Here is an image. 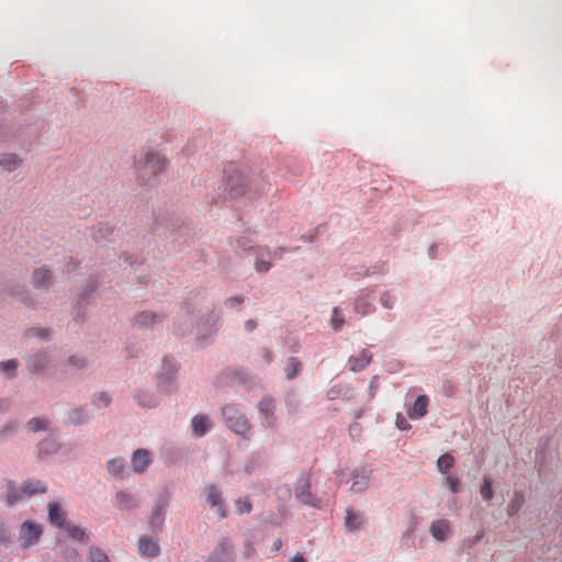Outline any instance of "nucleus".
<instances>
[{"label": "nucleus", "instance_id": "obj_2", "mask_svg": "<svg viewBox=\"0 0 562 562\" xmlns=\"http://www.w3.org/2000/svg\"><path fill=\"white\" fill-rule=\"evenodd\" d=\"M167 159L157 151H146L135 161L137 180L142 184L149 183L157 175L166 169Z\"/></svg>", "mask_w": 562, "mask_h": 562}, {"label": "nucleus", "instance_id": "obj_8", "mask_svg": "<svg viewBox=\"0 0 562 562\" xmlns=\"http://www.w3.org/2000/svg\"><path fill=\"white\" fill-rule=\"evenodd\" d=\"M170 502V493L168 491H164L155 499V504L153 506L150 517H149V524L153 529L160 530L166 516L167 507L169 506Z\"/></svg>", "mask_w": 562, "mask_h": 562}, {"label": "nucleus", "instance_id": "obj_29", "mask_svg": "<svg viewBox=\"0 0 562 562\" xmlns=\"http://www.w3.org/2000/svg\"><path fill=\"white\" fill-rule=\"evenodd\" d=\"M351 395H352L351 387L348 385H341V384L334 385L326 392V398L328 401H334L337 398L348 400L351 397Z\"/></svg>", "mask_w": 562, "mask_h": 562}, {"label": "nucleus", "instance_id": "obj_24", "mask_svg": "<svg viewBox=\"0 0 562 562\" xmlns=\"http://www.w3.org/2000/svg\"><path fill=\"white\" fill-rule=\"evenodd\" d=\"M364 522L363 514L355 510L353 508H348L345 519V527L348 531L359 530Z\"/></svg>", "mask_w": 562, "mask_h": 562}, {"label": "nucleus", "instance_id": "obj_56", "mask_svg": "<svg viewBox=\"0 0 562 562\" xmlns=\"http://www.w3.org/2000/svg\"><path fill=\"white\" fill-rule=\"evenodd\" d=\"M257 467H258V461L256 459L251 458L245 463V472L250 474V473L255 472Z\"/></svg>", "mask_w": 562, "mask_h": 562}, {"label": "nucleus", "instance_id": "obj_11", "mask_svg": "<svg viewBox=\"0 0 562 562\" xmlns=\"http://www.w3.org/2000/svg\"><path fill=\"white\" fill-rule=\"evenodd\" d=\"M373 290L366 288L361 289L353 301V312L361 316H367L375 311V306L371 301Z\"/></svg>", "mask_w": 562, "mask_h": 562}, {"label": "nucleus", "instance_id": "obj_42", "mask_svg": "<svg viewBox=\"0 0 562 562\" xmlns=\"http://www.w3.org/2000/svg\"><path fill=\"white\" fill-rule=\"evenodd\" d=\"M345 324V317L341 314L339 307H334L331 317H330V326L335 331H339Z\"/></svg>", "mask_w": 562, "mask_h": 562}, {"label": "nucleus", "instance_id": "obj_60", "mask_svg": "<svg viewBox=\"0 0 562 562\" xmlns=\"http://www.w3.org/2000/svg\"><path fill=\"white\" fill-rule=\"evenodd\" d=\"M231 191H232V194H233L234 196H237V195H239V194H243V193H244V189H241V188H237L235 184H232Z\"/></svg>", "mask_w": 562, "mask_h": 562}, {"label": "nucleus", "instance_id": "obj_3", "mask_svg": "<svg viewBox=\"0 0 562 562\" xmlns=\"http://www.w3.org/2000/svg\"><path fill=\"white\" fill-rule=\"evenodd\" d=\"M188 321H195L193 328L195 339L202 345L209 344L215 336L218 327L220 316L211 310L199 311L198 314L188 315Z\"/></svg>", "mask_w": 562, "mask_h": 562}, {"label": "nucleus", "instance_id": "obj_10", "mask_svg": "<svg viewBox=\"0 0 562 562\" xmlns=\"http://www.w3.org/2000/svg\"><path fill=\"white\" fill-rule=\"evenodd\" d=\"M280 250L274 251L268 248L258 247L255 249V270L259 273L268 272L272 267V260L280 258Z\"/></svg>", "mask_w": 562, "mask_h": 562}, {"label": "nucleus", "instance_id": "obj_13", "mask_svg": "<svg viewBox=\"0 0 562 562\" xmlns=\"http://www.w3.org/2000/svg\"><path fill=\"white\" fill-rule=\"evenodd\" d=\"M113 506L121 512H130L139 507V501L134 493L120 490L114 494Z\"/></svg>", "mask_w": 562, "mask_h": 562}, {"label": "nucleus", "instance_id": "obj_36", "mask_svg": "<svg viewBox=\"0 0 562 562\" xmlns=\"http://www.w3.org/2000/svg\"><path fill=\"white\" fill-rule=\"evenodd\" d=\"M255 241L248 236H240L236 239L234 248L240 255H246L254 249Z\"/></svg>", "mask_w": 562, "mask_h": 562}, {"label": "nucleus", "instance_id": "obj_47", "mask_svg": "<svg viewBox=\"0 0 562 562\" xmlns=\"http://www.w3.org/2000/svg\"><path fill=\"white\" fill-rule=\"evenodd\" d=\"M481 496L485 501H491L494 496L493 487H492V480L488 476H485L483 479V484L480 490Z\"/></svg>", "mask_w": 562, "mask_h": 562}, {"label": "nucleus", "instance_id": "obj_27", "mask_svg": "<svg viewBox=\"0 0 562 562\" xmlns=\"http://www.w3.org/2000/svg\"><path fill=\"white\" fill-rule=\"evenodd\" d=\"M428 397L426 395H419L413 407L408 411V416L412 419H419L427 413Z\"/></svg>", "mask_w": 562, "mask_h": 562}, {"label": "nucleus", "instance_id": "obj_23", "mask_svg": "<svg viewBox=\"0 0 562 562\" xmlns=\"http://www.w3.org/2000/svg\"><path fill=\"white\" fill-rule=\"evenodd\" d=\"M52 283V272L46 268L35 269L32 274V284L37 289H47Z\"/></svg>", "mask_w": 562, "mask_h": 562}, {"label": "nucleus", "instance_id": "obj_48", "mask_svg": "<svg viewBox=\"0 0 562 562\" xmlns=\"http://www.w3.org/2000/svg\"><path fill=\"white\" fill-rule=\"evenodd\" d=\"M245 302V297L241 295L231 296L225 300L224 305L231 310H239Z\"/></svg>", "mask_w": 562, "mask_h": 562}, {"label": "nucleus", "instance_id": "obj_55", "mask_svg": "<svg viewBox=\"0 0 562 562\" xmlns=\"http://www.w3.org/2000/svg\"><path fill=\"white\" fill-rule=\"evenodd\" d=\"M378 387H379V376L375 375L372 378L370 385H369V395L371 398L375 396Z\"/></svg>", "mask_w": 562, "mask_h": 562}, {"label": "nucleus", "instance_id": "obj_30", "mask_svg": "<svg viewBox=\"0 0 562 562\" xmlns=\"http://www.w3.org/2000/svg\"><path fill=\"white\" fill-rule=\"evenodd\" d=\"M68 420L75 426L86 425L89 422V415L83 407H74L68 413Z\"/></svg>", "mask_w": 562, "mask_h": 562}, {"label": "nucleus", "instance_id": "obj_51", "mask_svg": "<svg viewBox=\"0 0 562 562\" xmlns=\"http://www.w3.org/2000/svg\"><path fill=\"white\" fill-rule=\"evenodd\" d=\"M445 484L450 488L452 493H459L460 480L457 476L449 475L445 479Z\"/></svg>", "mask_w": 562, "mask_h": 562}, {"label": "nucleus", "instance_id": "obj_35", "mask_svg": "<svg viewBox=\"0 0 562 562\" xmlns=\"http://www.w3.org/2000/svg\"><path fill=\"white\" fill-rule=\"evenodd\" d=\"M112 403V396L110 395V393L105 392V391H101V392H95L93 395H92V405L95 407V408H105V407H109Z\"/></svg>", "mask_w": 562, "mask_h": 562}, {"label": "nucleus", "instance_id": "obj_52", "mask_svg": "<svg viewBox=\"0 0 562 562\" xmlns=\"http://www.w3.org/2000/svg\"><path fill=\"white\" fill-rule=\"evenodd\" d=\"M30 337H35L41 340H46L49 337V331L45 328H32L27 331Z\"/></svg>", "mask_w": 562, "mask_h": 562}, {"label": "nucleus", "instance_id": "obj_39", "mask_svg": "<svg viewBox=\"0 0 562 562\" xmlns=\"http://www.w3.org/2000/svg\"><path fill=\"white\" fill-rule=\"evenodd\" d=\"M19 424L15 420H10L5 423L0 428V442L7 441L9 438H11L18 430Z\"/></svg>", "mask_w": 562, "mask_h": 562}, {"label": "nucleus", "instance_id": "obj_4", "mask_svg": "<svg viewBox=\"0 0 562 562\" xmlns=\"http://www.w3.org/2000/svg\"><path fill=\"white\" fill-rule=\"evenodd\" d=\"M372 470L367 467L353 469H341L336 472L337 484L342 485L351 481L350 492L353 494L363 493L370 484Z\"/></svg>", "mask_w": 562, "mask_h": 562}, {"label": "nucleus", "instance_id": "obj_61", "mask_svg": "<svg viewBox=\"0 0 562 562\" xmlns=\"http://www.w3.org/2000/svg\"><path fill=\"white\" fill-rule=\"evenodd\" d=\"M9 408V403L4 398H0V413L7 412Z\"/></svg>", "mask_w": 562, "mask_h": 562}, {"label": "nucleus", "instance_id": "obj_34", "mask_svg": "<svg viewBox=\"0 0 562 562\" xmlns=\"http://www.w3.org/2000/svg\"><path fill=\"white\" fill-rule=\"evenodd\" d=\"M134 397L137 401V403L143 407L154 408L157 407L159 404V400L157 396L146 394L143 391H137Z\"/></svg>", "mask_w": 562, "mask_h": 562}, {"label": "nucleus", "instance_id": "obj_6", "mask_svg": "<svg viewBox=\"0 0 562 562\" xmlns=\"http://www.w3.org/2000/svg\"><path fill=\"white\" fill-rule=\"evenodd\" d=\"M43 535V526L38 522L26 520L20 525L16 542L22 550H27L38 543Z\"/></svg>", "mask_w": 562, "mask_h": 562}, {"label": "nucleus", "instance_id": "obj_41", "mask_svg": "<svg viewBox=\"0 0 562 562\" xmlns=\"http://www.w3.org/2000/svg\"><path fill=\"white\" fill-rule=\"evenodd\" d=\"M379 301L383 308L392 310V308H394V306L396 304L397 297L391 291H383L380 294Z\"/></svg>", "mask_w": 562, "mask_h": 562}, {"label": "nucleus", "instance_id": "obj_5", "mask_svg": "<svg viewBox=\"0 0 562 562\" xmlns=\"http://www.w3.org/2000/svg\"><path fill=\"white\" fill-rule=\"evenodd\" d=\"M179 363L169 357H165L156 375V386L159 392L170 395L178 391Z\"/></svg>", "mask_w": 562, "mask_h": 562}, {"label": "nucleus", "instance_id": "obj_50", "mask_svg": "<svg viewBox=\"0 0 562 562\" xmlns=\"http://www.w3.org/2000/svg\"><path fill=\"white\" fill-rule=\"evenodd\" d=\"M483 536H484V532L481 531V532H479L474 537H469V538L463 539L462 540V547L467 548V549L473 548L474 546H476L482 540Z\"/></svg>", "mask_w": 562, "mask_h": 562}, {"label": "nucleus", "instance_id": "obj_32", "mask_svg": "<svg viewBox=\"0 0 562 562\" xmlns=\"http://www.w3.org/2000/svg\"><path fill=\"white\" fill-rule=\"evenodd\" d=\"M22 164V159L15 154H4L0 159V166L5 171H14Z\"/></svg>", "mask_w": 562, "mask_h": 562}, {"label": "nucleus", "instance_id": "obj_64", "mask_svg": "<svg viewBox=\"0 0 562 562\" xmlns=\"http://www.w3.org/2000/svg\"><path fill=\"white\" fill-rule=\"evenodd\" d=\"M121 258H122L125 262H130V263H131V261H130V260H131V256H128V255L124 254V255H122V256H121Z\"/></svg>", "mask_w": 562, "mask_h": 562}, {"label": "nucleus", "instance_id": "obj_63", "mask_svg": "<svg viewBox=\"0 0 562 562\" xmlns=\"http://www.w3.org/2000/svg\"><path fill=\"white\" fill-rule=\"evenodd\" d=\"M289 562H306V560L304 559L303 555L297 554V555H294Z\"/></svg>", "mask_w": 562, "mask_h": 562}, {"label": "nucleus", "instance_id": "obj_49", "mask_svg": "<svg viewBox=\"0 0 562 562\" xmlns=\"http://www.w3.org/2000/svg\"><path fill=\"white\" fill-rule=\"evenodd\" d=\"M235 506L238 514L250 513L251 510V503L248 498H238Z\"/></svg>", "mask_w": 562, "mask_h": 562}, {"label": "nucleus", "instance_id": "obj_19", "mask_svg": "<svg viewBox=\"0 0 562 562\" xmlns=\"http://www.w3.org/2000/svg\"><path fill=\"white\" fill-rule=\"evenodd\" d=\"M138 552L144 558H156L160 554V548L154 539L142 536L138 540Z\"/></svg>", "mask_w": 562, "mask_h": 562}, {"label": "nucleus", "instance_id": "obj_46", "mask_svg": "<svg viewBox=\"0 0 562 562\" xmlns=\"http://www.w3.org/2000/svg\"><path fill=\"white\" fill-rule=\"evenodd\" d=\"M66 364L75 370H85L88 367V360L80 356L68 357Z\"/></svg>", "mask_w": 562, "mask_h": 562}, {"label": "nucleus", "instance_id": "obj_40", "mask_svg": "<svg viewBox=\"0 0 562 562\" xmlns=\"http://www.w3.org/2000/svg\"><path fill=\"white\" fill-rule=\"evenodd\" d=\"M88 562H110L108 554L98 547H91L87 557Z\"/></svg>", "mask_w": 562, "mask_h": 562}, {"label": "nucleus", "instance_id": "obj_53", "mask_svg": "<svg viewBox=\"0 0 562 562\" xmlns=\"http://www.w3.org/2000/svg\"><path fill=\"white\" fill-rule=\"evenodd\" d=\"M112 228L109 225L101 224L98 229L93 233V238L99 241L102 238H105L106 234L110 233Z\"/></svg>", "mask_w": 562, "mask_h": 562}, {"label": "nucleus", "instance_id": "obj_25", "mask_svg": "<svg viewBox=\"0 0 562 562\" xmlns=\"http://www.w3.org/2000/svg\"><path fill=\"white\" fill-rule=\"evenodd\" d=\"M108 473L115 479H124L125 474V460L121 457L110 459L106 462Z\"/></svg>", "mask_w": 562, "mask_h": 562}, {"label": "nucleus", "instance_id": "obj_44", "mask_svg": "<svg viewBox=\"0 0 562 562\" xmlns=\"http://www.w3.org/2000/svg\"><path fill=\"white\" fill-rule=\"evenodd\" d=\"M31 431H45L49 428V422L45 418H32L27 422Z\"/></svg>", "mask_w": 562, "mask_h": 562}, {"label": "nucleus", "instance_id": "obj_58", "mask_svg": "<svg viewBox=\"0 0 562 562\" xmlns=\"http://www.w3.org/2000/svg\"><path fill=\"white\" fill-rule=\"evenodd\" d=\"M244 328L247 333H251L257 328V322L254 319H248L244 323Z\"/></svg>", "mask_w": 562, "mask_h": 562}, {"label": "nucleus", "instance_id": "obj_20", "mask_svg": "<svg viewBox=\"0 0 562 562\" xmlns=\"http://www.w3.org/2000/svg\"><path fill=\"white\" fill-rule=\"evenodd\" d=\"M372 360V355L367 350L362 349L359 356H351L348 359L349 370L352 372L362 371Z\"/></svg>", "mask_w": 562, "mask_h": 562}, {"label": "nucleus", "instance_id": "obj_31", "mask_svg": "<svg viewBox=\"0 0 562 562\" xmlns=\"http://www.w3.org/2000/svg\"><path fill=\"white\" fill-rule=\"evenodd\" d=\"M22 492H24L25 497H31L37 493H45L46 486L41 481H25L21 484Z\"/></svg>", "mask_w": 562, "mask_h": 562}, {"label": "nucleus", "instance_id": "obj_12", "mask_svg": "<svg viewBox=\"0 0 562 562\" xmlns=\"http://www.w3.org/2000/svg\"><path fill=\"white\" fill-rule=\"evenodd\" d=\"M205 499L209 506L215 510L218 518L223 519L227 516L222 492L215 485H210L205 488Z\"/></svg>", "mask_w": 562, "mask_h": 562}, {"label": "nucleus", "instance_id": "obj_43", "mask_svg": "<svg viewBox=\"0 0 562 562\" xmlns=\"http://www.w3.org/2000/svg\"><path fill=\"white\" fill-rule=\"evenodd\" d=\"M454 464V459L451 454L445 453L437 460V468L441 473H447Z\"/></svg>", "mask_w": 562, "mask_h": 562}, {"label": "nucleus", "instance_id": "obj_14", "mask_svg": "<svg viewBox=\"0 0 562 562\" xmlns=\"http://www.w3.org/2000/svg\"><path fill=\"white\" fill-rule=\"evenodd\" d=\"M61 448L60 441L53 435L43 438L36 446L37 457L42 460H47L56 456Z\"/></svg>", "mask_w": 562, "mask_h": 562}, {"label": "nucleus", "instance_id": "obj_26", "mask_svg": "<svg viewBox=\"0 0 562 562\" xmlns=\"http://www.w3.org/2000/svg\"><path fill=\"white\" fill-rule=\"evenodd\" d=\"M25 497L24 492H22L21 484L18 485L14 482H9L7 485V492H5V502L9 505H14L21 501H23Z\"/></svg>", "mask_w": 562, "mask_h": 562}, {"label": "nucleus", "instance_id": "obj_38", "mask_svg": "<svg viewBox=\"0 0 562 562\" xmlns=\"http://www.w3.org/2000/svg\"><path fill=\"white\" fill-rule=\"evenodd\" d=\"M524 503H525V497H524L522 493L516 491L514 493V496H513L510 503L508 504L507 514L509 516H515L521 509Z\"/></svg>", "mask_w": 562, "mask_h": 562}, {"label": "nucleus", "instance_id": "obj_54", "mask_svg": "<svg viewBox=\"0 0 562 562\" xmlns=\"http://www.w3.org/2000/svg\"><path fill=\"white\" fill-rule=\"evenodd\" d=\"M11 542V535L3 522L0 521V543L8 546Z\"/></svg>", "mask_w": 562, "mask_h": 562}, {"label": "nucleus", "instance_id": "obj_18", "mask_svg": "<svg viewBox=\"0 0 562 562\" xmlns=\"http://www.w3.org/2000/svg\"><path fill=\"white\" fill-rule=\"evenodd\" d=\"M429 532L437 541L443 542L451 536L450 522L447 519L434 520L429 527Z\"/></svg>", "mask_w": 562, "mask_h": 562}, {"label": "nucleus", "instance_id": "obj_33", "mask_svg": "<svg viewBox=\"0 0 562 562\" xmlns=\"http://www.w3.org/2000/svg\"><path fill=\"white\" fill-rule=\"evenodd\" d=\"M65 529L71 539L81 543H87L89 541V535L81 527L67 524Z\"/></svg>", "mask_w": 562, "mask_h": 562}, {"label": "nucleus", "instance_id": "obj_21", "mask_svg": "<svg viewBox=\"0 0 562 562\" xmlns=\"http://www.w3.org/2000/svg\"><path fill=\"white\" fill-rule=\"evenodd\" d=\"M48 519L52 525L58 528H65V526L67 525L66 513L63 510L61 506L56 502H52L48 504Z\"/></svg>", "mask_w": 562, "mask_h": 562}, {"label": "nucleus", "instance_id": "obj_28", "mask_svg": "<svg viewBox=\"0 0 562 562\" xmlns=\"http://www.w3.org/2000/svg\"><path fill=\"white\" fill-rule=\"evenodd\" d=\"M215 562H234L233 546L227 540H223L218 544V549L215 552Z\"/></svg>", "mask_w": 562, "mask_h": 562}, {"label": "nucleus", "instance_id": "obj_59", "mask_svg": "<svg viewBox=\"0 0 562 562\" xmlns=\"http://www.w3.org/2000/svg\"><path fill=\"white\" fill-rule=\"evenodd\" d=\"M255 552V548L252 547V544L250 543H247L246 547H245V555L247 558H249L250 555H252Z\"/></svg>", "mask_w": 562, "mask_h": 562}, {"label": "nucleus", "instance_id": "obj_22", "mask_svg": "<svg viewBox=\"0 0 562 562\" xmlns=\"http://www.w3.org/2000/svg\"><path fill=\"white\" fill-rule=\"evenodd\" d=\"M192 431L195 436H204L213 426L211 418L206 415H196L191 420Z\"/></svg>", "mask_w": 562, "mask_h": 562}, {"label": "nucleus", "instance_id": "obj_62", "mask_svg": "<svg viewBox=\"0 0 562 562\" xmlns=\"http://www.w3.org/2000/svg\"><path fill=\"white\" fill-rule=\"evenodd\" d=\"M29 296H30V295H29V293L24 292V293H22V294H21L20 300H21L23 303H25V304L30 305V304H31V302H30V297H29Z\"/></svg>", "mask_w": 562, "mask_h": 562}, {"label": "nucleus", "instance_id": "obj_7", "mask_svg": "<svg viewBox=\"0 0 562 562\" xmlns=\"http://www.w3.org/2000/svg\"><path fill=\"white\" fill-rule=\"evenodd\" d=\"M260 425L265 429H273L278 424L276 414L277 403L273 397L266 395L257 404Z\"/></svg>", "mask_w": 562, "mask_h": 562}, {"label": "nucleus", "instance_id": "obj_16", "mask_svg": "<svg viewBox=\"0 0 562 562\" xmlns=\"http://www.w3.org/2000/svg\"><path fill=\"white\" fill-rule=\"evenodd\" d=\"M52 357L46 351H36L27 357L26 363L32 373H42L50 364Z\"/></svg>", "mask_w": 562, "mask_h": 562}, {"label": "nucleus", "instance_id": "obj_57", "mask_svg": "<svg viewBox=\"0 0 562 562\" xmlns=\"http://www.w3.org/2000/svg\"><path fill=\"white\" fill-rule=\"evenodd\" d=\"M396 426L402 429V430H405V429H408L411 427V425L408 424V422L405 419V417H403L402 415H397V418H396Z\"/></svg>", "mask_w": 562, "mask_h": 562}, {"label": "nucleus", "instance_id": "obj_9", "mask_svg": "<svg viewBox=\"0 0 562 562\" xmlns=\"http://www.w3.org/2000/svg\"><path fill=\"white\" fill-rule=\"evenodd\" d=\"M295 497L303 504L319 507L321 501L311 492V481L307 476L297 479L294 488Z\"/></svg>", "mask_w": 562, "mask_h": 562}, {"label": "nucleus", "instance_id": "obj_37", "mask_svg": "<svg viewBox=\"0 0 562 562\" xmlns=\"http://www.w3.org/2000/svg\"><path fill=\"white\" fill-rule=\"evenodd\" d=\"M18 367H19V361L16 359L1 361L0 362V373H2L8 379H12L16 375Z\"/></svg>", "mask_w": 562, "mask_h": 562}, {"label": "nucleus", "instance_id": "obj_15", "mask_svg": "<svg viewBox=\"0 0 562 562\" xmlns=\"http://www.w3.org/2000/svg\"><path fill=\"white\" fill-rule=\"evenodd\" d=\"M153 462L151 452L147 449H137L131 458L132 470L136 474H143Z\"/></svg>", "mask_w": 562, "mask_h": 562}, {"label": "nucleus", "instance_id": "obj_45", "mask_svg": "<svg viewBox=\"0 0 562 562\" xmlns=\"http://www.w3.org/2000/svg\"><path fill=\"white\" fill-rule=\"evenodd\" d=\"M301 370V362L296 358H290L284 369L285 375L289 380H292Z\"/></svg>", "mask_w": 562, "mask_h": 562}, {"label": "nucleus", "instance_id": "obj_1", "mask_svg": "<svg viewBox=\"0 0 562 562\" xmlns=\"http://www.w3.org/2000/svg\"><path fill=\"white\" fill-rule=\"evenodd\" d=\"M222 417L225 426L232 432L245 440L252 438L254 427L244 405L238 403L225 404L222 407Z\"/></svg>", "mask_w": 562, "mask_h": 562}, {"label": "nucleus", "instance_id": "obj_17", "mask_svg": "<svg viewBox=\"0 0 562 562\" xmlns=\"http://www.w3.org/2000/svg\"><path fill=\"white\" fill-rule=\"evenodd\" d=\"M164 318V314L151 311H144L135 315L134 325L140 329H149L161 323Z\"/></svg>", "mask_w": 562, "mask_h": 562}]
</instances>
